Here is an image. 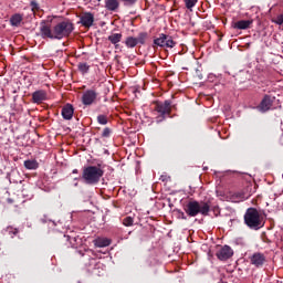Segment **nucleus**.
I'll return each mask as SVG.
<instances>
[{
  "mask_svg": "<svg viewBox=\"0 0 283 283\" xmlns=\"http://www.w3.org/2000/svg\"><path fill=\"white\" fill-rule=\"evenodd\" d=\"M180 213V218L182 219V220H187V217L185 216V212H179Z\"/></svg>",
  "mask_w": 283,
  "mask_h": 283,
  "instance_id": "c756f323",
  "label": "nucleus"
},
{
  "mask_svg": "<svg viewBox=\"0 0 283 283\" xmlns=\"http://www.w3.org/2000/svg\"><path fill=\"white\" fill-rule=\"evenodd\" d=\"M153 105L154 114H159V116H157V123H163V120H165V116H169V114H171V102L169 101L154 102Z\"/></svg>",
  "mask_w": 283,
  "mask_h": 283,
  "instance_id": "39448f33",
  "label": "nucleus"
},
{
  "mask_svg": "<svg viewBox=\"0 0 283 283\" xmlns=\"http://www.w3.org/2000/svg\"><path fill=\"white\" fill-rule=\"evenodd\" d=\"M184 211L189 216L190 218H196L198 213H201V216H209L210 206L207 202H198L196 200H191L184 207Z\"/></svg>",
  "mask_w": 283,
  "mask_h": 283,
  "instance_id": "f03ea898",
  "label": "nucleus"
},
{
  "mask_svg": "<svg viewBox=\"0 0 283 283\" xmlns=\"http://www.w3.org/2000/svg\"><path fill=\"white\" fill-rule=\"evenodd\" d=\"M96 98H98L96 90H87L82 96V103L83 105H93V103H96Z\"/></svg>",
  "mask_w": 283,
  "mask_h": 283,
  "instance_id": "0eeeda50",
  "label": "nucleus"
},
{
  "mask_svg": "<svg viewBox=\"0 0 283 283\" xmlns=\"http://www.w3.org/2000/svg\"><path fill=\"white\" fill-rule=\"evenodd\" d=\"M7 233H9V235H11V238H14V235H17L19 233V229L13 228V227H8Z\"/></svg>",
  "mask_w": 283,
  "mask_h": 283,
  "instance_id": "393cba45",
  "label": "nucleus"
},
{
  "mask_svg": "<svg viewBox=\"0 0 283 283\" xmlns=\"http://www.w3.org/2000/svg\"><path fill=\"white\" fill-rule=\"evenodd\" d=\"M22 21H23V17H21V14H14L10 19L11 25H15V27L20 25Z\"/></svg>",
  "mask_w": 283,
  "mask_h": 283,
  "instance_id": "412c9836",
  "label": "nucleus"
},
{
  "mask_svg": "<svg viewBox=\"0 0 283 283\" xmlns=\"http://www.w3.org/2000/svg\"><path fill=\"white\" fill-rule=\"evenodd\" d=\"M1 255H3V252H0V258H1Z\"/></svg>",
  "mask_w": 283,
  "mask_h": 283,
  "instance_id": "2f4dec72",
  "label": "nucleus"
},
{
  "mask_svg": "<svg viewBox=\"0 0 283 283\" xmlns=\"http://www.w3.org/2000/svg\"><path fill=\"white\" fill-rule=\"evenodd\" d=\"M25 169H39V161L36 159H28L24 161Z\"/></svg>",
  "mask_w": 283,
  "mask_h": 283,
  "instance_id": "6ab92c4d",
  "label": "nucleus"
},
{
  "mask_svg": "<svg viewBox=\"0 0 283 283\" xmlns=\"http://www.w3.org/2000/svg\"><path fill=\"white\" fill-rule=\"evenodd\" d=\"M81 23L84 28H92L94 25V14L92 13H84L81 17Z\"/></svg>",
  "mask_w": 283,
  "mask_h": 283,
  "instance_id": "ddd939ff",
  "label": "nucleus"
},
{
  "mask_svg": "<svg viewBox=\"0 0 283 283\" xmlns=\"http://www.w3.org/2000/svg\"><path fill=\"white\" fill-rule=\"evenodd\" d=\"M244 223L247 227H249V229H254V231H258L265 224L264 216H262L258 209L249 208L244 214Z\"/></svg>",
  "mask_w": 283,
  "mask_h": 283,
  "instance_id": "f257e3e1",
  "label": "nucleus"
},
{
  "mask_svg": "<svg viewBox=\"0 0 283 283\" xmlns=\"http://www.w3.org/2000/svg\"><path fill=\"white\" fill-rule=\"evenodd\" d=\"M123 226H124V227H133V226H134V218H132V217H126V218L123 220Z\"/></svg>",
  "mask_w": 283,
  "mask_h": 283,
  "instance_id": "b1692460",
  "label": "nucleus"
},
{
  "mask_svg": "<svg viewBox=\"0 0 283 283\" xmlns=\"http://www.w3.org/2000/svg\"><path fill=\"white\" fill-rule=\"evenodd\" d=\"M97 120H98L99 125H107V116H105V115H99L97 117Z\"/></svg>",
  "mask_w": 283,
  "mask_h": 283,
  "instance_id": "bb28decb",
  "label": "nucleus"
},
{
  "mask_svg": "<svg viewBox=\"0 0 283 283\" xmlns=\"http://www.w3.org/2000/svg\"><path fill=\"white\" fill-rule=\"evenodd\" d=\"M125 45L127 48H136L138 45V39H136L134 36H128L125 40Z\"/></svg>",
  "mask_w": 283,
  "mask_h": 283,
  "instance_id": "aec40b11",
  "label": "nucleus"
},
{
  "mask_svg": "<svg viewBox=\"0 0 283 283\" xmlns=\"http://www.w3.org/2000/svg\"><path fill=\"white\" fill-rule=\"evenodd\" d=\"M62 116L65 120H72V117L74 116V106L66 104L62 108Z\"/></svg>",
  "mask_w": 283,
  "mask_h": 283,
  "instance_id": "4468645a",
  "label": "nucleus"
},
{
  "mask_svg": "<svg viewBox=\"0 0 283 283\" xmlns=\"http://www.w3.org/2000/svg\"><path fill=\"white\" fill-rule=\"evenodd\" d=\"M273 107V98L270 95H265L260 104L261 112H269Z\"/></svg>",
  "mask_w": 283,
  "mask_h": 283,
  "instance_id": "f8f14e48",
  "label": "nucleus"
},
{
  "mask_svg": "<svg viewBox=\"0 0 283 283\" xmlns=\"http://www.w3.org/2000/svg\"><path fill=\"white\" fill-rule=\"evenodd\" d=\"M250 262L253 266L260 268L266 262V256L263 253L256 252L250 256Z\"/></svg>",
  "mask_w": 283,
  "mask_h": 283,
  "instance_id": "1a4fd4ad",
  "label": "nucleus"
},
{
  "mask_svg": "<svg viewBox=\"0 0 283 283\" xmlns=\"http://www.w3.org/2000/svg\"><path fill=\"white\" fill-rule=\"evenodd\" d=\"M122 39H123L122 33H113L108 36V41H111V43H113L115 48H118V43H120Z\"/></svg>",
  "mask_w": 283,
  "mask_h": 283,
  "instance_id": "a211bd4d",
  "label": "nucleus"
},
{
  "mask_svg": "<svg viewBox=\"0 0 283 283\" xmlns=\"http://www.w3.org/2000/svg\"><path fill=\"white\" fill-rule=\"evenodd\" d=\"M93 244L97 249H103L105 247H109V244H112V240L108 238L98 237L93 241Z\"/></svg>",
  "mask_w": 283,
  "mask_h": 283,
  "instance_id": "2eb2a0df",
  "label": "nucleus"
},
{
  "mask_svg": "<svg viewBox=\"0 0 283 283\" xmlns=\"http://www.w3.org/2000/svg\"><path fill=\"white\" fill-rule=\"evenodd\" d=\"M123 1H125L126 3H130V4L136 3V0H123Z\"/></svg>",
  "mask_w": 283,
  "mask_h": 283,
  "instance_id": "c85d7f7f",
  "label": "nucleus"
},
{
  "mask_svg": "<svg viewBox=\"0 0 283 283\" xmlns=\"http://www.w3.org/2000/svg\"><path fill=\"white\" fill-rule=\"evenodd\" d=\"M109 134H111L109 128H105V129L103 130L102 136H104V138H107V136H109Z\"/></svg>",
  "mask_w": 283,
  "mask_h": 283,
  "instance_id": "cd10ccee",
  "label": "nucleus"
},
{
  "mask_svg": "<svg viewBox=\"0 0 283 283\" xmlns=\"http://www.w3.org/2000/svg\"><path fill=\"white\" fill-rule=\"evenodd\" d=\"M233 255V250L229 245L222 247L218 252H217V258L220 260H229Z\"/></svg>",
  "mask_w": 283,
  "mask_h": 283,
  "instance_id": "9d476101",
  "label": "nucleus"
},
{
  "mask_svg": "<svg viewBox=\"0 0 283 283\" xmlns=\"http://www.w3.org/2000/svg\"><path fill=\"white\" fill-rule=\"evenodd\" d=\"M185 1V6L188 10H191L193 9V7L196 6V3H198V0H184Z\"/></svg>",
  "mask_w": 283,
  "mask_h": 283,
  "instance_id": "5701e85b",
  "label": "nucleus"
},
{
  "mask_svg": "<svg viewBox=\"0 0 283 283\" xmlns=\"http://www.w3.org/2000/svg\"><path fill=\"white\" fill-rule=\"evenodd\" d=\"M103 169L98 166H88L84 168L82 178L86 185H96L103 178Z\"/></svg>",
  "mask_w": 283,
  "mask_h": 283,
  "instance_id": "7ed1b4c3",
  "label": "nucleus"
},
{
  "mask_svg": "<svg viewBox=\"0 0 283 283\" xmlns=\"http://www.w3.org/2000/svg\"><path fill=\"white\" fill-rule=\"evenodd\" d=\"M136 39H137V43H142L143 45L145 44V39H147V33H140Z\"/></svg>",
  "mask_w": 283,
  "mask_h": 283,
  "instance_id": "a878e982",
  "label": "nucleus"
},
{
  "mask_svg": "<svg viewBox=\"0 0 283 283\" xmlns=\"http://www.w3.org/2000/svg\"><path fill=\"white\" fill-rule=\"evenodd\" d=\"M73 174H78V170H76V169H75V170H73Z\"/></svg>",
  "mask_w": 283,
  "mask_h": 283,
  "instance_id": "7c9ffc66",
  "label": "nucleus"
},
{
  "mask_svg": "<svg viewBox=\"0 0 283 283\" xmlns=\"http://www.w3.org/2000/svg\"><path fill=\"white\" fill-rule=\"evenodd\" d=\"M154 45H157L158 48H176V41H174V38L170 35L161 33L154 40Z\"/></svg>",
  "mask_w": 283,
  "mask_h": 283,
  "instance_id": "423d86ee",
  "label": "nucleus"
},
{
  "mask_svg": "<svg viewBox=\"0 0 283 283\" xmlns=\"http://www.w3.org/2000/svg\"><path fill=\"white\" fill-rule=\"evenodd\" d=\"M40 32L44 39H54V29L48 22H41Z\"/></svg>",
  "mask_w": 283,
  "mask_h": 283,
  "instance_id": "6e6552de",
  "label": "nucleus"
},
{
  "mask_svg": "<svg viewBox=\"0 0 283 283\" xmlns=\"http://www.w3.org/2000/svg\"><path fill=\"white\" fill-rule=\"evenodd\" d=\"M72 32H74V24L70 20L60 22L53 27L54 39H65V36L71 35Z\"/></svg>",
  "mask_w": 283,
  "mask_h": 283,
  "instance_id": "20e7f679",
  "label": "nucleus"
},
{
  "mask_svg": "<svg viewBox=\"0 0 283 283\" xmlns=\"http://www.w3.org/2000/svg\"><path fill=\"white\" fill-rule=\"evenodd\" d=\"M43 101H48V92L40 90V91H35L32 94V102L35 103L36 105H41Z\"/></svg>",
  "mask_w": 283,
  "mask_h": 283,
  "instance_id": "9b49d317",
  "label": "nucleus"
},
{
  "mask_svg": "<svg viewBox=\"0 0 283 283\" xmlns=\"http://www.w3.org/2000/svg\"><path fill=\"white\" fill-rule=\"evenodd\" d=\"M253 25V20H240L233 24L235 30H249Z\"/></svg>",
  "mask_w": 283,
  "mask_h": 283,
  "instance_id": "dca6fc26",
  "label": "nucleus"
},
{
  "mask_svg": "<svg viewBox=\"0 0 283 283\" xmlns=\"http://www.w3.org/2000/svg\"><path fill=\"white\" fill-rule=\"evenodd\" d=\"M77 67L82 74H87V72H90V66L87 63H80Z\"/></svg>",
  "mask_w": 283,
  "mask_h": 283,
  "instance_id": "4be33fe9",
  "label": "nucleus"
},
{
  "mask_svg": "<svg viewBox=\"0 0 283 283\" xmlns=\"http://www.w3.org/2000/svg\"><path fill=\"white\" fill-rule=\"evenodd\" d=\"M120 7V2L118 0H106L105 8L109 10V12H116V10Z\"/></svg>",
  "mask_w": 283,
  "mask_h": 283,
  "instance_id": "f3484780",
  "label": "nucleus"
}]
</instances>
